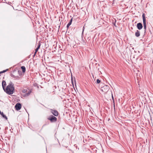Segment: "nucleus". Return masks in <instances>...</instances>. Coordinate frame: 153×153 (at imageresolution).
Instances as JSON below:
<instances>
[{
	"mask_svg": "<svg viewBox=\"0 0 153 153\" xmlns=\"http://www.w3.org/2000/svg\"><path fill=\"white\" fill-rule=\"evenodd\" d=\"M137 27L139 30H140L142 28L143 26L141 23H139L137 24Z\"/></svg>",
	"mask_w": 153,
	"mask_h": 153,
	"instance_id": "nucleus-6",
	"label": "nucleus"
},
{
	"mask_svg": "<svg viewBox=\"0 0 153 153\" xmlns=\"http://www.w3.org/2000/svg\"><path fill=\"white\" fill-rule=\"evenodd\" d=\"M100 82V80L99 79H97V83H99Z\"/></svg>",
	"mask_w": 153,
	"mask_h": 153,
	"instance_id": "nucleus-17",
	"label": "nucleus"
},
{
	"mask_svg": "<svg viewBox=\"0 0 153 153\" xmlns=\"http://www.w3.org/2000/svg\"><path fill=\"white\" fill-rule=\"evenodd\" d=\"M21 105L19 103H17L15 105V108L18 111L21 109Z\"/></svg>",
	"mask_w": 153,
	"mask_h": 153,
	"instance_id": "nucleus-4",
	"label": "nucleus"
},
{
	"mask_svg": "<svg viewBox=\"0 0 153 153\" xmlns=\"http://www.w3.org/2000/svg\"><path fill=\"white\" fill-rule=\"evenodd\" d=\"M71 81H72V78H71Z\"/></svg>",
	"mask_w": 153,
	"mask_h": 153,
	"instance_id": "nucleus-20",
	"label": "nucleus"
},
{
	"mask_svg": "<svg viewBox=\"0 0 153 153\" xmlns=\"http://www.w3.org/2000/svg\"><path fill=\"white\" fill-rule=\"evenodd\" d=\"M142 17L143 19V24L146 23V19L144 14H143Z\"/></svg>",
	"mask_w": 153,
	"mask_h": 153,
	"instance_id": "nucleus-12",
	"label": "nucleus"
},
{
	"mask_svg": "<svg viewBox=\"0 0 153 153\" xmlns=\"http://www.w3.org/2000/svg\"><path fill=\"white\" fill-rule=\"evenodd\" d=\"M22 91L23 93H26L27 92V91L26 89H23Z\"/></svg>",
	"mask_w": 153,
	"mask_h": 153,
	"instance_id": "nucleus-15",
	"label": "nucleus"
},
{
	"mask_svg": "<svg viewBox=\"0 0 153 153\" xmlns=\"http://www.w3.org/2000/svg\"><path fill=\"white\" fill-rule=\"evenodd\" d=\"M51 113L54 116H57L58 115V113L57 111L56 110L51 109Z\"/></svg>",
	"mask_w": 153,
	"mask_h": 153,
	"instance_id": "nucleus-5",
	"label": "nucleus"
},
{
	"mask_svg": "<svg viewBox=\"0 0 153 153\" xmlns=\"http://www.w3.org/2000/svg\"><path fill=\"white\" fill-rule=\"evenodd\" d=\"M72 19H71L70 20V21L69 22H71V24L72 22Z\"/></svg>",
	"mask_w": 153,
	"mask_h": 153,
	"instance_id": "nucleus-18",
	"label": "nucleus"
},
{
	"mask_svg": "<svg viewBox=\"0 0 153 153\" xmlns=\"http://www.w3.org/2000/svg\"><path fill=\"white\" fill-rule=\"evenodd\" d=\"M112 98L113 100H114V98H113V97L112 95Z\"/></svg>",
	"mask_w": 153,
	"mask_h": 153,
	"instance_id": "nucleus-19",
	"label": "nucleus"
},
{
	"mask_svg": "<svg viewBox=\"0 0 153 153\" xmlns=\"http://www.w3.org/2000/svg\"><path fill=\"white\" fill-rule=\"evenodd\" d=\"M109 89V87L107 85H105L101 87V90L104 92L106 93L108 91Z\"/></svg>",
	"mask_w": 153,
	"mask_h": 153,
	"instance_id": "nucleus-2",
	"label": "nucleus"
},
{
	"mask_svg": "<svg viewBox=\"0 0 153 153\" xmlns=\"http://www.w3.org/2000/svg\"><path fill=\"white\" fill-rule=\"evenodd\" d=\"M135 35L136 36L138 37L140 35V32L138 30H137L135 33Z\"/></svg>",
	"mask_w": 153,
	"mask_h": 153,
	"instance_id": "nucleus-11",
	"label": "nucleus"
},
{
	"mask_svg": "<svg viewBox=\"0 0 153 153\" xmlns=\"http://www.w3.org/2000/svg\"><path fill=\"white\" fill-rule=\"evenodd\" d=\"M2 87L3 88V90H4V89L5 88V87L6 86V82L4 81L3 80L2 81Z\"/></svg>",
	"mask_w": 153,
	"mask_h": 153,
	"instance_id": "nucleus-7",
	"label": "nucleus"
},
{
	"mask_svg": "<svg viewBox=\"0 0 153 153\" xmlns=\"http://www.w3.org/2000/svg\"><path fill=\"white\" fill-rule=\"evenodd\" d=\"M14 84L10 82L4 90L7 94L11 95L14 93Z\"/></svg>",
	"mask_w": 153,
	"mask_h": 153,
	"instance_id": "nucleus-1",
	"label": "nucleus"
},
{
	"mask_svg": "<svg viewBox=\"0 0 153 153\" xmlns=\"http://www.w3.org/2000/svg\"><path fill=\"white\" fill-rule=\"evenodd\" d=\"M48 119L50 120L51 122H55L56 121L57 118L53 115H51L50 116Z\"/></svg>",
	"mask_w": 153,
	"mask_h": 153,
	"instance_id": "nucleus-3",
	"label": "nucleus"
},
{
	"mask_svg": "<svg viewBox=\"0 0 153 153\" xmlns=\"http://www.w3.org/2000/svg\"><path fill=\"white\" fill-rule=\"evenodd\" d=\"M0 114H1L2 117L4 118L6 120H7V118L6 115L4 114L3 112H1L0 110Z\"/></svg>",
	"mask_w": 153,
	"mask_h": 153,
	"instance_id": "nucleus-9",
	"label": "nucleus"
},
{
	"mask_svg": "<svg viewBox=\"0 0 153 153\" xmlns=\"http://www.w3.org/2000/svg\"><path fill=\"white\" fill-rule=\"evenodd\" d=\"M143 24V27L146 30V23Z\"/></svg>",
	"mask_w": 153,
	"mask_h": 153,
	"instance_id": "nucleus-16",
	"label": "nucleus"
},
{
	"mask_svg": "<svg viewBox=\"0 0 153 153\" xmlns=\"http://www.w3.org/2000/svg\"><path fill=\"white\" fill-rule=\"evenodd\" d=\"M40 44H39L38 45L37 47L36 48L35 50V53H34V56L36 54L37 52L38 51L39 48L40 47Z\"/></svg>",
	"mask_w": 153,
	"mask_h": 153,
	"instance_id": "nucleus-10",
	"label": "nucleus"
},
{
	"mask_svg": "<svg viewBox=\"0 0 153 153\" xmlns=\"http://www.w3.org/2000/svg\"><path fill=\"white\" fill-rule=\"evenodd\" d=\"M31 92V90H29L27 92L26 94H25L24 95V97H27L30 94Z\"/></svg>",
	"mask_w": 153,
	"mask_h": 153,
	"instance_id": "nucleus-8",
	"label": "nucleus"
},
{
	"mask_svg": "<svg viewBox=\"0 0 153 153\" xmlns=\"http://www.w3.org/2000/svg\"><path fill=\"white\" fill-rule=\"evenodd\" d=\"M71 22H69V23L68 24L67 26V27L68 28L69 26L71 25Z\"/></svg>",
	"mask_w": 153,
	"mask_h": 153,
	"instance_id": "nucleus-14",
	"label": "nucleus"
},
{
	"mask_svg": "<svg viewBox=\"0 0 153 153\" xmlns=\"http://www.w3.org/2000/svg\"><path fill=\"white\" fill-rule=\"evenodd\" d=\"M21 68L22 70V71L23 72H25L26 70L25 67L24 66H22L21 67Z\"/></svg>",
	"mask_w": 153,
	"mask_h": 153,
	"instance_id": "nucleus-13",
	"label": "nucleus"
}]
</instances>
